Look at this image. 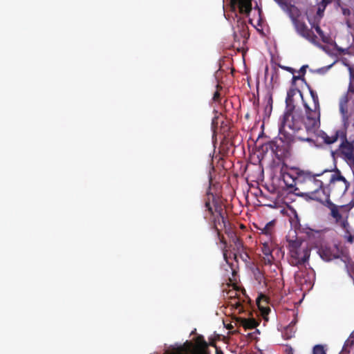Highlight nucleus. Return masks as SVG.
<instances>
[{"mask_svg":"<svg viewBox=\"0 0 354 354\" xmlns=\"http://www.w3.org/2000/svg\"><path fill=\"white\" fill-rule=\"evenodd\" d=\"M322 174H312L311 172L293 169L286 171L281 169V177L286 186L293 188L296 195L306 196L312 200L323 203L327 195L323 191L324 176Z\"/></svg>","mask_w":354,"mask_h":354,"instance_id":"obj_1","label":"nucleus"},{"mask_svg":"<svg viewBox=\"0 0 354 354\" xmlns=\"http://www.w3.org/2000/svg\"><path fill=\"white\" fill-rule=\"evenodd\" d=\"M292 26L295 32L301 38L307 40L312 44L319 46V43L317 40L318 37L315 34L313 29L319 36L321 40L324 43H328L330 37L327 36L322 30L319 21L316 19L310 18L307 17V19L310 26L309 27L304 20V17L302 15L299 9L292 8L290 10V17Z\"/></svg>","mask_w":354,"mask_h":354,"instance_id":"obj_2","label":"nucleus"},{"mask_svg":"<svg viewBox=\"0 0 354 354\" xmlns=\"http://www.w3.org/2000/svg\"><path fill=\"white\" fill-rule=\"evenodd\" d=\"M204 205L205 207V218L209 219L212 227L216 232L218 239L225 245L226 241L221 232L223 227L226 229L227 227V220L224 216L225 210L222 204L218 201L215 195L208 190L204 198Z\"/></svg>","mask_w":354,"mask_h":354,"instance_id":"obj_3","label":"nucleus"},{"mask_svg":"<svg viewBox=\"0 0 354 354\" xmlns=\"http://www.w3.org/2000/svg\"><path fill=\"white\" fill-rule=\"evenodd\" d=\"M306 123V116L304 118L301 111L299 109L291 111H284L279 131L281 133L283 132L286 134H295L299 140L313 142V140L308 136L305 137L297 135L302 129L303 126H304L308 134L315 133L317 131L318 129H315L313 131L308 129Z\"/></svg>","mask_w":354,"mask_h":354,"instance_id":"obj_4","label":"nucleus"},{"mask_svg":"<svg viewBox=\"0 0 354 354\" xmlns=\"http://www.w3.org/2000/svg\"><path fill=\"white\" fill-rule=\"evenodd\" d=\"M318 176H324L323 180L328 178L329 183L327 186L323 185V191L327 195V200L323 201V204L329 203L330 196L340 197L343 196L348 188L349 183L346 178L342 175L339 169L335 171H325L322 175Z\"/></svg>","mask_w":354,"mask_h":354,"instance_id":"obj_5","label":"nucleus"},{"mask_svg":"<svg viewBox=\"0 0 354 354\" xmlns=\"http://www.w3.org/2000/svg\"><path fill=\"white\" fill-rule=\"evenodd\" d=\"M287 242L290 256L289 263L297 267L305 265L310 256V249L308 244L297 237L294 240L287 238Z\"/></svg>","mask_w":354,"mask_h":354,"instance_id":"obj_6","label":"nucleus"},{"mask_svg":"<svg viewBox=\"0 0 354 354\" xmlns=\"http://www.w3.org/2000/svg\"><path fill=\"white\" fill-rule=\"evenodd\" d=\"M312 98V104L304 103L305 113L306 114V127L308 129L313 131L320 127V106L317 93L310 89Z\"/></svg>","mask_w":354,"mask_h":354,"instance_id":"obj_7","label":"nucleus"},{"mask_svg":"<svg viewBox=\"0 0 354 354\" xmlns=\"http://www.w3.org/2000/svg\"><path fill=\"white\" fill-rule=\"evenodd\" d=\"M163 354H208L207 344L202 336L196 338V344L186 341L183 344L167 349Z\"/></svg>","mask_w":354,"mask_h":354,"instance_id":"obj_8","label":"nucleus"},{"mask_svg":"<svg viewBox=\"0 0 354 354\" xmlns=\"http://www.w3.org/2000/svg\"><path fill=\"white\" fill-rule=\"evenodd\" d=\"M339 111L345 126L348 124L351 115H354V76L350 80L348 91L339 100Z\"/></svg>","mask_w":354,"mask_h":354,"instance_id":"obj_9","label":"nucleus"},{"mask_svg":"<svg viewBox=\"0 0 354 354\" xmlns=\"http://www.w3.org/2000/svg\"><path fill=\"white\" fill-rule=\"evenodd\" d=\"M263 149L270 150L279 160H283L291 156L290 146L282 139L269 141L262 145Z\"/></svg>","mask_w":354,"mask_h":354,"instance_id":"obj_10","label":"nucleus"},{"mask_svg":"<svg viewBox=\"0 0 354 354\" xmlns=\"http://www.w3.org/2000/svg\"><path fill=\"white\" fill-rule=\"evenodd\" d=\"M334 153H337L345 161L346 160L353 159V156L354 155V145L353 142H349L348 140L346 133L345 137L341 140L338 148Z\"/></svg>","mask_w":354,"mask_h":354,"instance_id":"obj_11","label":"nucleus"},{"mask_svg":"<svg viewBox=\"0 0 354 354\" xmlns=\"http://www.w3.org/2000/svg\"><path fill=\"white\" fill-rule=\"evenodd\" d=\"M348 125V124L345 126V128ZM346 133V129H337L335 130L330 136H329L328 133H326L324 131H321L319 133V137L322 139L323 142L327 145H330L332 144L335 143L338 139L340 140V141L343 139V138L345 137V135Z\"/></svg>","mask_w":354,"mask_h":354,"instance_id":"obj_12","label":"nucleus"},{"mask_svg":"<svg viewBox=\"0 0 354 354\" xmlns=\"http://www.w3.org/2000/svg\"><path fill=\"white\" fill-rule=\"evenodd\" d=\"M319 253L322 259L328 261L339 257V250L336 245H323L319 249Z\"/></svg>","mask_w":354,"mask_h":354,"instance_id":"obj_13","label":"nucleus"},{"mask_svg":"<svg viewBox=\"0 0 354 354\" xmlns=\"http://www.w3.org/2000/svg\"><path fill=\"white\" fill-rule=\"evenodd\" d=\"M230 7L232 12L239 8L241 14L249 15L252 10V0H231Z\"/></svg>","mask_w":354,"mask_h":354,"instance_id":"obj_14","label":"nucleus"},{"mask_svg":"<svg viewBox=\"0 0 354 354\" xmlns=\"http://www.w3.org/2000/svg\"><path fill=\"white\" fill-rule=\"evenodd\" d=\"M297 91H299L300 95H302L301 93L295 88H290L288 91L286 98L285 111H291L296 109L295 105L294 104V96L295 95Z\"/></svg>","mask_w":354,"mask_h":354,"instance_id":"obj_15","label":"nucleus"},{"mask_svg":"<svg viewBox=\"0 0 354 354\" xmlns=\"http://www.w3.org/2000/svg\"><path fill=\"white\" fill-rule=\"evenodd\" d=\"M326 203L328 204V207L330 209V215L332 216V217L335 219L336 223L340 222L342 216L339 213L337 206L331 203L330 201H329V203Z\"/></svg>","mask_w":354,"mask_h":354,"instance_id":"obj_16","label":"nucleus"},{"mask_svg":"<svg viewBox=\"0 0 354 354\" xmlns=\"http://www.w3.org/2000/svg\"><path fill=\"white\" fill-rule=\"evenodd\" d=\"M274 1L280 6V8L287 13L288 17H290V10H292V8L299 9L294 5L289 3L286 0H274Z\"/></svg>","mask_w":354,"mask_h":354,"instance_id":"obj_17","label":"nucleus"},{"mask_svg":"<svg viewBox=\"0 0 354 354\" xmlns=\"http://www.w3.org/2000/svg\"><path fill=\"white\" fill-rule=\"evenodd\" d=\"M260 230L262 234H265L271 239V236L274 231V221H272L268 222L263 228Z\"/></svg>","mask_w":354,"mask_h":354,"instance_id":"obj_18","label":"nucleus"},{"mask_svg":"<svg viewBox=\"0 0 354 354\" xmlns=\"http://www.w3.org/2000/svg\"><path fill=\"white\" fill-rule=\"evenodd\" d=\"M296 321H292L290 324L284 330V335L287 339L291 338L295 333V325Z\"/></svg>","mask_w":354,"mask_h":354,"instance_id":"obj_19","label":"nucleus"},{"mask_svg":"<svg viewBox=\"0 0 354 354\" xmlns=\"http://www.w3.org/2000/svg\"><path fill=\"white\" fill-rule=\"evenodd\" d=\"M242 322H243V323H244L243 328L245 330L253 329V328H256L258 325L257 322L253 318H252V319L245 318V320H242Z\"/></svg>","mask_w":354,"mask_h":354,"instance_id":"obj_20","label":"nucleus"},{"mask_svg":"<svg viewBox=\"0 0 354 354\" xmlns=\"http://www.w3.org/2000/svg\"><path fill=\"white\" fill-rule=\"evenodd\" d=\"M317 6H318V8H317V15L313 19H316V20L317 21H319V24L320 19L323 17L324 12L325 10L326 6L319 2H317Z\"/></svg>","mask_w":354,"mask_h":354,"instance_id":"obj_21","label":"nucleus"},{"mask_svg":"<svg viewBox=\"0 0 354 354\" xmlns=\"http://www.w3.org/2000/svg\"><path fill=\"white\" fill-rule=\"evenodd\" d=\"M240 35L243 38V43L246 41V40L249 38V36H250V34L248 32V27L243 22L241 23V30L240 31Z\"/></svg>","mask_w":354,"mask_h":354,"instance_id":"obj_22","label":"nucleus"},{"mask_svg":"<svg viewBox=\"0 0 354 354\" xmlns=\"http://www.w3.org/2000/svg\"><path fill=\"white\" fill-rule=\"evenodd\" d=\"M254 274L255 280L257 281L259 284L262 283H266L264 274L259 268L254 271Z\"/></svg>","mask_w":354,"mask_h":354,"instance_id":"obj_23","label":"nucleus"},{"mask_svg":"<svg viewBox=\"0 0 354 354\" xmlns=\"http://www.w3.org/2000/svg\"><path fill=\"white\" fill-rule=\"evenodd\" d=\"M230 305L234 308L235 309L239 310V313H241L243 310V306L238 299H233L231 301H230Z\"/></svg>","mask_w":354,"mask_h":354,"instance_id":"obj_24","label":"nucleus"},{"mask_svg":"<svg viewBox=\"0 0 354 354\" xmlns=\"http://www.w3.org/2000/svg\"><path fill=\"white\" fill-rule=\"evenodd\" d=\"M233 242L234 243L235 246L236 247V249L238 250L243 249V243L241 242V239L236 236V234H234Z\"/></svg>","mask_w":354,"mask_h":354,"instance_id":"obj_25","label":"nucleus"},{"mask_svg":"<svg viewBox=\"0 0 354 354\" xmlns=\"http://www.w3.org/2000/svg\"><path fill=\"white\" fill-rule=\"evenodd\" d=\"M313 354H326L322 345H316L313 348Z\"/></svg>","mask_w":354,"mask_h":354,"instance_id":"obj_26","label":"nucleus"},{"mask_svg":"<svg viewBox=\"0 0 354 354\" xmlns=\"http://www.w3.org/2000/svg\"><path fill=\"white\" fill-rule=\"evenodd\" d=\"M273 257L272 256H265L261 260L262 263L265 265H271L273 260Z\"/></svg>","mask_w":354,"mask_h":354,"instance_id":"obj_27","label":"nucleus"},{"mask_svg":"<svg viewBox=\"0 0 354 354\" xmlns=\"http://www.w3.org/2000/svg\"><path fill=\"white\" fill-rule=\"evenodd\" d=\"M262 252L264 256H272V252L266 243L263 244Z\"/></svg>","mask_w":354,"mask_h":354,"instance_id":"obj_28","label":"nucleus"},{"mask_svg":"<svg viewBox=\"0 0 354 354\" xmlns=\"http://www.w3.org/2000/svg\"><path fill=\"white\" fill-rule=\"evenodd\" d=\"M337 223H339V225L344 230H347L348 227H349V223H348L347 219H344V218H342V220L340 221V222H337Z\"/></svg>","mask_w":354,"mask_h":354,"instance_id":"obj_29","label":"nucleus"},{"mask_svg":"<svg viewBox=\"0 0 354 354\" xmlns=\"http://www.w3.org/2000/svg\"><path fill=\"white\" fill-rule=\"evenodd\" d=\"M227 294L228 295V297H230L232 300H233V299H237V292L236 290L234 288L232 290H229Z\"/></svg>","mask_w":354,"mask_h":354,"instance_id":"obj_30","label":"nucleus"},{"mask_svg":"<svg viewBox=\"0 0 354 354\" xmlns=\"http://www.w3.org/2000/svg\"><path fill=\"white\" fill-rule=\"evenodd\" d=\"M299 80H301L304 81L305 78L302 77V75H295L293 74V76H292V84L295 85L296 84V81Z\"/></svg>","mask_w":354,"mask_h":354,"instance_id":"obj_31","label":"nucleus"},{"mask_svg":"<svg viewBox=\"0 0 354 354\" xmlns=\"http://www.w3.org/2000/svg\"><path fill=\"white\" fill-rule=\"evenodd\" d=\"M213 100L214 102H219L220 101V99H221V94L218 91V90H217L214 93V95H213Z\"/></svg>","mask_w":354,"mask_h":354,"instance_id":"obj_32","label":"nucleus"},{"mask_svg":"<svg viewBox=\"0 0 354 354\" xmlns=\"http://www.w3.org/2000/svg\"><path fill=\"white\" fill-rule=\"evenodd\" d=\"M308 67L307 65H304L301 67V68L299 71V75H302V77H304V75L306 72V68Z\"/></svg>","mask_w":354,"mask_h":354,"instance_id":"obj_33","label":"nucleus"},{"mask_svg":"<svg viewBox=\"0 0 354 354\" xmlns=\"http://www.w3.org/2000/svg\"><path fill=\"white\" fill-rule=\"evenodd\" d=\"M342 12L344 16H349L351 15V10L348 8L342 7Z\"/></svg>","mask_w":354,"mask_h":354,"instance_id":"obj_34","label":"nucleus"},{"mask_svg":"<svg viewBox=\"0 0 354 354\" xmlns=\"http://www.w3.org/2000/svg\"><path fill=\"white\" fill-rule=\"evenodd\" d=\"M282 69L288 71L291 73L292 74H294L295 73V70L291 67L289 66H279Z\"/></svg>","mask_w":354,"mask_h":354,"instance_id":"obj_35","label":"nucleus"},{"mask_svg":"<svg viewBox=\"0 0 354 354\" xmlns=\"http://www.w3.org/2000/svg\"><path fill=\"white\" fill-rule=\"evenodd\" d=\"M285 353V354H294L293 348L290 346L286 345Z\"/></svg>","mask_w":354,"mask_h":354,"instance_id":"obj_36","label":"nucleus"},{"mask_svg":"<svg viewBox=\"0 0 354 354\" xmlns=\"http://www.w3.org/2000/svg\"><path fill=\"white\" fill-rule=\"evenodd\" d=\"M346 162L350 165L351 169L354 170V155L353 156V159L346 160Z\"/></svg>","mask_w":354,"mask_h":354,"instance_id":"obj_37","label":"nucleus"},{"mask_svg":"<svg viewBox=\"0 0 354 354\" xmlns=\"http://www.w3.org/2000/svg\"><path fill=\"white\" fill-rule=\"evenodd\" d=\"M242 320H245V318H244V317H237V318L236 319V323H237L239 326H243H243H244V323H243V322H242Z\"/></svg>","mask_w":354,"mask_h":354,"instance_id":"obj_38","label":"nucleus"},{"mask_svg":"<svg viewBox=\"0 0 354 354\" xmlns=\"http://www.w3.org/2000/svg\"><path fill=\"white\" fill-rule=\"evenodd\" d=\"M218 120V118H217V117H215L212 120V129H214V131H215V127H216V124H217Z\"/></svg>","mask_w":354,"mask_h":354,"instance_id":"obj_39","label":"nucleus"},{"mask_svg":"<svg viewBox=\"0 0 354 354\" xmlns=\"http://www.w3.org/2000/svg\"><path fill=\"white\" fill-rule=\"evenodd\" d=\"M216 354H224V353H223V351H222L221 350L218 349V348H216Z\"/></svg>","mask_w":354,"mask_h":354,"instance_id":"obj_40","label":"nucleus"},{"mask_svg":"<svg viewBox=\"0 0 354 354\" xmlns=\"http://www.w3.org/2000/svg\"><path fill=\"white\" fill-rule=\"evenodd\" d=\"M348 342H351V344H354V339H351V341L350 340H348L346 344H348Z\"/></svg>","mask_w":354,"mask_h":354,"instance_id":"obj_41","label":"nucleus"},{"mask_svg":"<svg viewBox=\"0 0 354 354\" xmlns=\"http://www.w3.org/2000/svg\"><path fill=\"white\" fill-rule=\"evenodd\" d=\"M233 328L232 325V324H229L227 326V328L228 329H232Z\"/></svg>","mask_w":354,"mask_h":354,"instance_id":"obj_42","label":"nucleus"},{"mask_svg":"<svg viewBox=\"0 0 354 354\" xmlns=\"http://www.w3.org/2000/svg\"><path fill=\"white\" fill-rule=\"evenodd\" d=\"M216 88H217V89L221 88V87L218 84L216 86Z\"/></svg>","mask_w":354,"mask_h":354,"instance_id":"obj_43","label":"nucleus"},{"mask_svg":"<svg viewBox=\"0 0 354 354\" xmlns=\"http://www.w3.org/2000/svg\"><path fill=\"white\" fill-rule=\"evenodd\" d=\"M232 274H235V270H233V271H232Z\"/></svg>","mask_w":354,"mask_h":354,"instance_id":"obj_44","label":"nucleus"}]
</instances>
